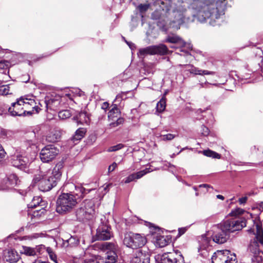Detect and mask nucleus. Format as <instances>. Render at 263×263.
Listing matches in <instances>:
<instances>
[{"instance_id":"obj_1","label":"nucleus","mask_w":263,"mask_h":263,"mask_svg":"<svg viewBox=\"0 0 263 263\" xmlns=\"http://www.w3.org/2000/svg\"><path fill=\"white\" fill-rule=\"evenodd\" d=\"M226 1L192 0L187 8L178 4L173 8V22L180 25L185 21L193 22L196 19L201 23L208 21L213 26L219 25L224 14Z\"/></svg>"},{"instance_id":"obj_2","label":"nucleus","mask_w":263,"mask_h":263,"mask_svg":"<svg viewBox=\"0 0 263 263\" xmlns=\"http://www.w3.org/2000/svg\"><path fill=\"white\" fill-rule=\"evenodd\" d=\"M245 212V210L240 208H237L232 211L230 214L235 217L227 219L222 223L221 229L213 234L212 236L213 241L217 243H223L229 238V233L241 230L246 227V219L244 217H236L237 215H241Z\"/></svg>"},{"instance_id":"obj_3","label":"nucleus","mask_w":263,"mask_h":263,"mask_svg":"<svg viewBox=\"0 0 263 263\" xmlns=\"http://www.w3.org/2000/svg\"><path fill=\"white\" fill-rule=\"evenodd\" d=\"M74 187L73 193H62L57 200L56 211L60 214H64L70 211L78 203V200L83 198L85 194L90 190H86L82 186H76L73 184L67 183L64 187Z\"/></svg>"},{"instance_id":"obj_4","label":"nucleus","mask_w":263,"mask_h":263,"mask_svg":"<svg viewBox=\"0 0 263 263\" xmlns=\"http://www.w3.org/2000/svg\"><path fill=\"white\" fill-rule=\"evenodd\" d=\"M63 167L62 162L57 163L52 171H49L44 175H35L33 179V183L37 184L39 190L42 192L50 191L60 180Z\"/></svg>"},{"instance_id":"obj_5","label":"nucleus","mask_w":263,"mask_h":263,"mask_svg":"<svg viewBox=\"0 0 263 263\" xmlns=\"http://www.w3.org/2000/svg\"><path fill=\"white\" fill-rule=\"evenodd\" d=\"M256 232L254 233V229L251 228L248 230L249 233L255 234V239L249 247V249L253 254L252 258V263H262L263 252L259 249V243L263 246V230L260 222L256 224Z\"/></svg>"},{"instance_id":"obj_6","label":"nucleus","mask_w":263,"mask_h":263,"mask_svg":"<svg viewBox=\"0 0 263 263\" xmlns=\"http://www.w3.org/2000/svg\"><path fill=\"white\" fill-rule=\"evenodd\" d=\"M95 213V201L85 200L76 211V216L79 221L86 222L92 220Z\"/></svg>"},{"instance_id":"obj_7","label":"nucleus","mask_w":263,"mask_h":263,"mask_svg":"<svg viewBox=\"0 0 263 263\" xmlns=\"http://www.w3.org/2000/svg\"><path fill=\"white\" fill-rule=\"evenodd\" d=\"M146 241L145 236L133 232L125 234L123 240L125 245L133 249L142 247L145 245Z\"/></svg>"},{"instance_id":"obj_8","label":"nucleus","mask_w":263,"mask_h":263,"mask_svg":"<svg viewBox=\"0 0 263 263\" xmlns=\"http://www.w3.org/2000/svg\"><path fill=\"white\" fill-rule=\"evenodd\" d=\"M211 259L213 263H237L235 254L228 250L217 251Z\"/></svg>"},{"instance_id":"obj_9","label":"nucleus","mask_w":263,"mask_h":263,"mask_svg":"<svg viewBox=\"0 0 263 263\" xmlns=\"http://www.w3.org/2000/svg\"><path fill=\"white\" fill-rule=\"evenodd\" d=\"M59 153V149L54 145H47L41 149L40 157L43 162L47 163L54 159Z\"/></svg>"},{"instance_id":"obj_10","label":"nucleus","mask_w":263,"mask_h":263,"mask_svg":"<svg viewBox=\"0 0 263 263\" xmlns=\"http://www.w3.org/2000/svg\"><path fill=\"white\" fill-rule=\"evenodd\" d=\"M159 263H181L183 261V256L178 250L173 252H166L158 257Z\"/></svg>"},{"instance_id":"obj_11","label":"nucleus","mask_w":263,"mask_h":263,"mask_svg":"<svg viewBox=\"0 0 263 263\" xmlns=\"http://www.w3.org/2000/svg\"><path fill=\"white\" fill-rule=\"evenodd\" d=\"M20 98L16 100L15 102L11 104V106L8 108V112L12 116H26L32 114L31 111L24 110L22 104L21 103Z\"/></svg>"},{"instance_id":"obj_12","label":"nucleus","mask_w":263,"mask_h":263,"mask_svg":"<svg viewBox=\"0 0 263 263\" xmlns=\"http://www.w3.org/2000/svg\"><path fill=\"white\" fill-rule=\"evenodd\" d=\"M97 239L99 240H106L112 236L111 227L107 223L100 225L97 230Z\"/></svg>"},{"instance_id":"obj_13","label":"nucleus","mask_w":263,"mask_h":263,"mask_svg":"<svg viewBox=\"0 0 263 263\" xmlns=\"http://www.w3.org/2000/svg\"><path fill=\"white\" fill-rule=\"evenodd\" d=\"M61 97L58 95H48L45 98V103L47 109L57 110L61 105Z\"/></svg>"},{"instance_id":"obj_14","label":"nucleus","mask_w":263,"mask_h":263,"mask_svg":"<svg viewBox=\"0 0 263 263\" xmlns=\"http://www.w3.org/2000/svg\"><path fill=\"white\" fill-rule=\"evenodd\" d=\"M150 256V253L147 250H139L134 253L131 263H149Z\"/></svg>"},{"instance_id":"obj_15","label":"nucleus","mask_w":263,"mask_h":263,"mask_svg":"<svg viewBox=\"0 0 263 263\" xmlns=\"http://www.w3.org/2000/svg\"><path fill=\"white\" fill-rule=\"evenodd\" d=\"M108 251L107 252L105 263H117V255L115 252L116 246L112 242H105L103 245Z\"/></svg>"},{"instance_id":"obj_16","label":"nucleus","mask_w":263,"mask_h":263,"mask_svg":"<svg viewBox=\"0 0 263 263\" xmlns=\"http://www.w3.org/2000/svg\"><path fill=\"white\" fill-rule=\"evenodd\" d=\"M22 104L24 110H26L31 108L32 109L31 110L32 114L34 113V111H35L36 113L39 112V110L40 108L36 105V102L32 97H20V102Z\"/></svg>"},{"instance_id":"obj_17","label":"nucleus","mask_w":263,"mask_h":263,"mask_svg":"<svg viewBox=\"0 0 263 263\" xmlns=\"http://www.w3.org/2000/svg\"><path fill=\"white\" fill-rule=\"evenodd\" d=\"M29 162L28 158L21 155L15 154L11 159L12 165L21 170L25 168Z\"/></svg>"},{"instance_id":"obj_18","label":"nucleus","mask_w":263,"mask_h":263,"mask_svg":"<svg viewBox=\"0 0 263 263\" xmlns=\"http://www.w3.org/2000/svg\"><path fill=\"white\" fill-rule=\"evenodd\" d=\"M183 66L185 67L187 71L195 75H214L215 74V72L214 71L202 70L198 67H195L193 65L187 64Z\"/></svg>"},{"instance_id":"obj_19","label":"nucleus","mask_w":263,"mask_h":263,"mask_svg":"<svg viewBox=\"0 0 263 263\" xmlns=\"http://www.w3.org/2000/svg\"><path fill=\"white\" fill-rule=\"evenodd\" d=\"M20 258L19 255L13 250H6L4 251L3 260L10 263H15Z\"/></svg>"},{"instance_id":"obj_20","label":"nucleus","mask_w":263,"mask_h":263,"mask_svg":"<svg viewBox=\"0 0 263 263\" xmlns=\"http://www.w3.org/2000/svg\"><path fill=\"white\" fill-rule=\"evenodd\" d=\"M153 171V170L151 169L150 167H148L146 168L145 169L139 171L136 173L132 174L125 179L124 182L125 183H128L132 181H135L136 179H140L147 173L151 172Z\"/></svg>"},{"instance_id":"obj_21","label":"nucleus","mask_w":263,"mask_h":263,"mask_svg":"<svg viewBox=\"0 0 263 263\" xmlns=\"http://www.w3.org/2000/svg\"><path fill=\"white\" fill-rule=\"evenodd\" d=\"M86 129L84 128H79L75 132L74 135L69 140V144L76 145L85 136Z\"/></svg>"},{"instance_id":"obj_22","label":"nucleus","mask_w":263,"mask_h":263,"mask_svg":"<svg viewBox=\"0 0 263 263\" xmlns=\"http://www.w3.org/2000/svg\"><path fill=\"white\" fill-rule=\"evenodd\" d=\"M46 201L43 200L40 196L34 197L31 202L28 204L29 208H45L46 207Z\"/></svg>"},{"instance_id":"obj_23","label":"nucleus","mask_w":263,"mask_h":263,"mask_svg":"<svg viewBox=\"0 0 263 263\" xmlns=\"http://www.w3.org/2000/svg\"><path fill=\"white\" fill-rule=\"evenodd\" d=\"M153 54H158L163 55L167 54L169 50L166 45L164 44H159L158 45L152 46Z\"/></svg>"},{"instance_id":"obj_24","label":"nucleus","mask_w":263,"mask_h":263,"mask_svg":"<svg viewBox=\"0 0 263 263\" xmlns=\"http://www.w3.org/2000/svg\"><path fill=\"white\" fill-rule=\"evenodd\" d=\"M73 119L77 120L78 124H88L90 122L89 115L85 111L80 112L78 116L74 117Z\"/></svg>"},{"instance_id":"obj_25","label":"nucleus","mask_w":263,"mask_h":263,"mask_svg":"<svg viewBox=\"0 0 263 263\" xmlns=\"http://www.w3.org/2000/svg\"><path fill=\"white\" fill-rule=\"evenodd\" d=\"M5 181H6V187L4 188V190L15 186L17 184L18 178L15 174H10L8 175Z\"/></svg>"},{"instance_id":"obj_26","label":"nucleus","mask_w":263,"mask_h":263,"mask_svg":"<svg viewBox=\"0 0 263 263\" xmlns=\"http://www.w3.org/2000/svg\"><path fill=\"white\" fill-rule=\"evenodd\" d=\"M111 109L108 113V118L109 120H114L115 118H118L120 114V110L118 108V103H114L112 105Z\"/></svg>"},{"instance_id":"obj_27","label":"nucleus","mask_w":263,"mask_h":263,"mask_svg":"<svg viewBox=\"0 0 263 263\" xmlns=\"http://www.w3.org/2000/svg\"><path fill=\"white\" fill-rule=\"evenodd\" d=\"M46 212V210L45 208H40L39 209H36L32 212L30 211L28 213V217L30 218L31 220L34 219H38L40 217L44 215Z\"/></svg>"},{"instance_id":"obj_28","label":"nucleus","mask_w":263,"mask_h":263,"mask_svg":"<svg viewBox=\"0 0 263 263\" xmlns=\"http://www.w3.org/2000/svg\"><path fill=\"white\" fill-rule=\"evenodd\" d=\"M84 263H104V259L100 255H92L89 257L86 258L84 261Z\"/></svg>"},{"instance_id":"obj_29","label":"nucleus","mask_w":263,"mask_h":263,"mask_svg":"<svg viewBox=\"0 0 263 263\" xmlns=\"http://www.w3.org/2000/svg\"><path fill=\"white\" fill-rule=\"evenodd\" d=\"M137 54L140 58H143L144 57L148 54L153 55L152 46L139 49Z\"/></svg>"},{"instance_id":"obj_30","label":"nucleus","mask_w":263,"mask_h":263,"mask_svg":"<svg viewBox=\"0 0 263 263\" xmlns=\"http://www.w3.org/2000/svg\"><path fill=\"white\" fill-rule=\"evenodd\" d=\"M61 137V134L59 131H54L50 133L47 136V140L50 142H54L58 141Z\"/></svg>"},{"instance_id":"obj_31","label":"nucleus","mask_w":263,"mask_h":263,"mask_svg":"<svg viewBox=\"0 0 263 263\" xmlns=\"http://www.w3.org/2000/svg\"><path fill=\"white\" fill-rule=\"evenodd\" d=\"M21 252L27 256H36L35 248L27 246H22Z\"/></svg>"},{"instance_id":"obj_32","label":"nucleus","mask_w":263,"mask_h":263,"mask_svg":"<svg viewBox=\"0 0 263 263\" xmlns=\"http://www.w3.org/2000/svg\"><path fill=\"white\" fill-rule=\"evenodd\" d=\"M166 107V98L163 96L157 103L156 106V110L158 112H163Z\"/></svg>"},{"instance_id":"obj_33","label":"nucleus","mask_w":263,"mask_h":263,"mask_svg":"<svg viewBox=\"0 0 263 263\" xmlns=\"http://www.w3.org/2000/svg\"><path fill=\"white\" fill-rule=\"evenodd\" d=\"M166 41L172 43H180L183 46H185V42H183L181 38L177 35L168 36L166 39Z\"/></svg>"},{"instance_id":"obj_34","label":"nucleus","mask_w":263,"mask_h":263,"mask_svg":"<svg viewBox=\"0 0 263 263\" xmlns=\"http://www.w3.org/2000/svg\"><path fill=\"white\" fill-rule=\"evenodd\" d=\"M203 154L204 156H206L209 157H211L213 158L219 159L220 158V154L210 149L203 151Z\"/></svg>"},{"instance_id":"obj_35","label":"nucleus","mask_w":263,"mask_h":263,"mask_svg":"<svg viewBox=\"0 0 263 263\" xmlns=\"http://www.w3.org/2000/svg\"><path fill=\"white\" fill-rule=\"evenodd\" d=\"M47 247H46L43 245H40L36 246L35 247V251L36 253V256H39L43 254L45 252H47Z\"/></svg>"},{"instance_id":"obj_36","label":"nucleus","mask_w":263,"mask_h":263,"mask_svg":"<svg viewBox=\"0 0 263 263\" xmlns=\"http://www.w3.org/2000/svg\"><path fill=\"white\" fill-rule=\"evenodd\" d=\"M47 253H48L50 259L53 261V262L58 263L57 255L51 248L47 247Z\"/></svg>"},{"instance_id":"obj_37","label":"nucleus","mask_w":263,"mask_h":263,"mask_svg":"<svg viewBox=\"0 0 263 263\" xmlns=\"http://www.w3.org/2000/svg\"><path fill=\"white\" fill-rule=\"evenodd\" d=\"M124 119L123 118H117V120L115 122H112L109 123V127L110 128H112L114 127H116L121 124H122L124 123Z\"/></svg>"},{"instance_id":"obj_38","label":"nucleus","mask_w":263,"mask_h":263,"mask_svg":"<svg viewBox=\"0 0 263 263\" xmlns=\"http://www.w3.org/2000/svg\"><path fill=\"white\" fill-rule=\"evenodd\" d=\"M71 114L69 110H63L60 111L58 114L59 118L62 120L69 118Z\"/></svg>"},{"instance_id":"obj_39","label":"nucleus","mask_w":263,"mask_h":263,"mask_svg":"<svg viewBox=\"0 0 263 263\" xmlns=\"http://www.w3.org/2000/svg\"><path fill=\"white\" fill-rule=\"evenodd\" d=\"M10 84L4 85L0 86V95H7L10 93ZM11 93V92H10Z\"/></svg>"},{"instance_id":"obj_40","label":"nucleus","mask_w":263,"mask_h":263,"mask_svg":"<svg viewBox=\"0 0 263 263\" xmlns=\"http://www.w3.org/2000/svg\"><path fill=\"white\" fill-rule=\"evenodd\" d=\"M126 92H122L121 93L117 95L116 99L114 100L113 103H118V105L123 99L126 98Z\"/></svg>"},{"instance_id":"obj_41","label":"nucleus","mask_w":263,"mask_h":263,"mask_svg":"<svg viewBox=\"0 0 263 263\" xmlns=\"http://www.w3.org/2000/svg\"><path fill=\"white\" fill-rule=\"evenodd\" d=\"M157 240V243L160 247H163L167 244V241L165 240L164 236H159Z\"/></svg>"},{"instance_id":"obj_42","label":"nucleus","mask_w":263,"mask_h":263,"mask_svg":"<svg viewBox=\"0 0 263 263\" xmlns=\"http://www.w3.org/2000/svg\"><path fill=\"white\" fill-rule=\"evenodd\" d=\"M150 5L149 4H140L138 6V9L140 13L145 12L149 8Z\"/></svg>"},{"instance_id":"obj_43","label":"nucleus","mask_w":263,"mask_h":263,"mask_svg":"<svg viewBox=\"0 0 263 263\" xmlns=\"http://www.w3.org/2000/svg\"><path fill=\"white\" fill-rule=\"evenodd\" d=\"M10 66V62L7 61L3 60L0 61V69H1L7 70Z\"/></svg>"},{"instance_id":"obj_44","label":"nucleus","mask_w":263,"mask_h":263,"mask_svg":"<svg viewBox=\"0 0 263 263\" xmlns=\"http://www.w3.org/2000/svg\"><path fill=\"white\" fill-rule=\"evenodd\" d=\"M123 147H124V145L123 144L119 143V144H117L116 145H114V146H110L108 148V151L110 152H115V151H118L119 149H121Z\"/></svg>"},{"instance_id":"obj_45","label":"nucleus","mask_w":263,"mask_h":263,"mask_svg":"<svg viewBox=\"0 0 263 263\" xmlns=\"http://www.w3.org/2000/svg\"><path fill=\"white\" fill-rule=\"evenodd\" d=\"M175 137V135L172 134H167L161 136V139L163 141L171 140Z\"/></svg>"},{"instance_id":"obj_46","label":"nucleus","mask_w":263,"mask_h":263,"mask_svg":"<svg viewBox=\"0 0 263 263\" xmlns=\"http://www.w3.org/2000/svg\"><path fill=\"white\" fill-rule=\"evenodd\" d=\"M201 134L204 136H206L209 134L210 130L209 128L204 126L202 125L201 127Z\"/></svg>"},{"instance_id":"obj_47","label":"nucleus","mask_w":263,"mask_h":263,"mask_svg":"<svg viewBox=\"0 0 263 263\" xmlns=\"http://www.w3.org/2000/svg\"><path fill=\"white\" fill-rule=\"evenodd\" d=\"M6 154V153L5 152L4 149L0 144V161H1L3 159H4Z\"/></svg>"},{"instance_id":"obj_48","label":"nucleus","mask_w":263,"mask_h":263,"mask_svg":"<svg viewBox=\"0 0 263 263\" xmlns=\"http://www.w3.org/2000/svg\"><path fill=\"white\" fill-rule=\"evenodd\" d=\"M212 84L209 83L207 81H205L204 83L201 82L198 84L199 88H207L209 85H211Z\"/></svg>"},{"instance_id":"obj_49","label":"nucleus","mask_w":263,"mask_h":263,"mask_svg":"<svg viewBox=\"0 0 263 263\" xmlns=\"http://www.w3.org/2000/svg\"><path fill=\"white\" fill-rule=\"evenodd\" d=\"M248 200V197L247 196L242 197L241 198H239L238 202L240 204H245Z\"/></svg>"},{"instance_id":"obj_50","label":"nucleus","mask_w":263,"mask_h":263,"mask_svg":"<svg viewBox=\"0 0 263 263\" xmlns=\"http://www.w3.org/2000/svg\"><path fill=\"white\" fill-rule=\"evenodd\" d=\"M117 166V164L116 162H114L112 164L108 167V172H111L114 171Z\"/></svg>"},{"instance_id":"obj_51","label":"nucleus","mask_w":263,"mask_h":263,"mask_svg":"<svg viewBox=\"0 0 263 263\" xmlns=\"http://www.w3.org/2000/svg\"><path fill=\"white\" fill-rule=\"evenodd\" d=\"M165 165H166V166L170 168V171H171L172 173H173V172H174L173 168H174L175 167V165L171 164L170 163H168V162Z\"/></svg>"},{"instance_id":"obj_52","label":"nucleus","mask_w":263,"mask_h":263,"mask_svg":"<svg viewBox=\"0 0 263 263\" xmlns=\"http://www.w3.org/2000/svg\"><path fill=\"white\" fill-rule=\"evenodd\" d=\"M73 241H74V243L76 245H77L79 243V240L78 239L76 240L74 238H69L68 240V242L69 243H72Z\"/></svg>"},{"instance_id":"obj_53","label":"nucleus","mask_w":263,"mask_h":263,"mask_svg":"<svg viewBox=\"0 0 263 263\" xmlns=\"http://www.w3.org/2000/svg\"><path fill=\"white\" fill-rule=\"evenodd\" d=\"M39 236H40L39 234L35 233V234H33L31 235L26 236V237L30 238L31 239H34V238H37L39 237Z\"/></svg>"},{"instance_id":"obj_54","label":"nucleus","mask_w":263,"mask_h":263,"mask_svg":"<svg viewBox=\"0 0 263 263\" xmlns=\"http://www.w3.org/2000/svg\"><path fill=\"white\" fill-rule=\"evenodd\" d=\"M109 107V103L107 102H104L102 105V109L106 110Z\"/></svg>"},{"instance_id":"obj_55","label":"nucleus","mask_w":263,"mask_h":263,"mask_svg":"<svg viewBox=\"0 0 263 263\" xmlns=\"http://www.w3.org/2000/svg\"><path fill=\"white\" fill-rule=\"evenodd\" d=\"M129 48L131 49V50H134L135 48H136V46L135 44L132 42H126Z\"/></svg>"},{"instance_id":"obj_56","label":"nucleus","mask_w":263,"mask_h":263,"mask_svg":"<svg viewBox=\"0 0 263 263\" xmlns=\"http://www.w3.org/2000/svg\"><path fill=\"white\" fill-rule=\"evenodd\" d=\"M185 231H186L185 228H179L178 230L179 234L180 235H182L185 233Z\"/></svg>"},{"instance_id":"obj_57","label":"nucleus","mask_w":263,"mask_h":263,"mask_svg":"<svg viewBox=\"0 0 263 263\" xmlns=\"http://www.w3.org/2000/svg\"><path fill=\"white\" fill-rule=\"evenodd\" d=\"M199 186V187H206V188H211V187L210 186V185L206 184H200Z\"/></svg>"},{"instance_id":"obj_58","label":"nucleus","mask_w":263,"mask_h":263,"mask_svg":"<svg viewBox=\"0 0 263 263\" xmlns=\"http://www.w3.org/2000/svg\"><path fill=\"white\" fill-rule=\"evenodd\" d=\"M217 198H218V199H222V200L224 199V197L222 195H217Z\"/></svg>"},{"instance_id":"obj_59","label":"nucleus","mask_w":263,"mask_h":263,"mask_svg":"<svg viewBox=\"0 0 263 263\" xmlns=\"http://www.w3.org/2000/svg\"><path fill=\"white\" fill-rule=\"evenodd\" d=\"M258 205L260 208L263 209V201H261L258 203Z\"/></svg>"},{"instance_id":"obj_60","label":"nucleus","mask_w":263,"mask_h":263,"mask_svg":"<svg viewBox=\"0 0 263 263\" xmlns=\"http://www.w3.org/2000/svg\"><path fill=\"white\" fill-rule=\"evenodd\" d=\"M181 51L184 52L187 54L189 53V52L187 51H185L184 50H182V49L181 50Z\"/></svg>"},{"instance_id":"obj_61","label":"nucleus","mask_w":263,"mask_h":263,"mask_svg":"<svg viewBox=\"0 0 263 263\" xmlns=\"http://www.w3.org/2000/svg\"><path fill=\"white\" fill-rule=\"evenodd\" d=\"M175 155H175V154H172V155H171V157L172 158H174V157L175 156Z\"/></svg>"},{"instance_id":"obj_62","label":"nucleus","mask_w":263,"mask_h":263,"mask_svg":"<svg viewBox=\"0 0 263 263\" xmlns=\"http://www.w3.org/2000/svg\"><path fill=\"white\" fill-rule=\"evenodd\" d=\"M171 48H176L177 47L175 46H171Z\"/></svg>"},{"instance_id":"obj_63","label":"nucleus","mask_w":263,"mask_h":263,"mask_svg":"<svg viewBox=\"0 0 263 263\" xmlns=\"http://www.w3.org/2000/svg\"><path fill=\"white\" fill-rule=\"evenodd\" d=\"M190 46H191V45H189V48H190L191 47H190Z\"/></svg>"},{"instance_id":"obj_64","label":"nucleus","mask_w":263,"mask_h":263,"mask_svg":"<svg viewBox=\"0 0 263 263\" xmlns=\"http://www.w3.org/2000/svg\"><path fill=\"white\" fill-rule=\"evenodd\" d=\"M31 144H34V143H33V142H32V140H31Z\"/></svg>"}]
</instances>
